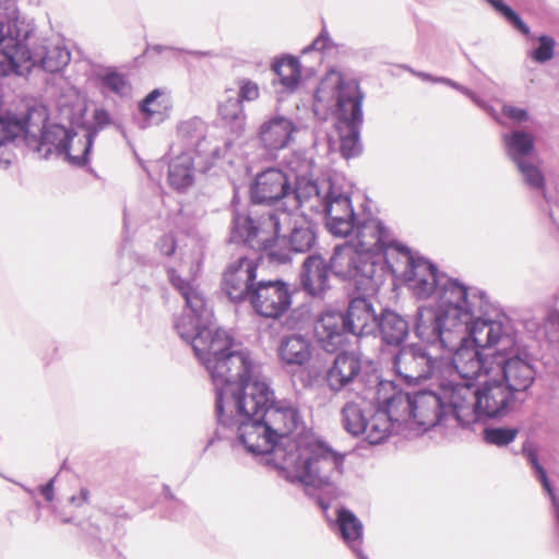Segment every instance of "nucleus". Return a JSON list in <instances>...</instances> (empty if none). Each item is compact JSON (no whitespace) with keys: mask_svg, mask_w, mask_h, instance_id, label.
<instances>
[{"mask_svg":"<svg viewBox=\"0 0 559 559\" xmlns=\"http://www.w3.org/2000/svg\"><path fill=\"white\" fill-rule=\"evenodd\" d=\"M312 344L309 337L301 334H289L281 337L277 357L286 367H305L312 358Z\"/></svg>","mask_w":559,"mask_h":559,"instance_id":"obj_23","label":"nucleus"},{"mask_svg":"<svg viewBox=\"0 0 559 559\" xmlns=\"http://www.w3.org/2000/svg\"><path fill=\"white\" fill-rule=\"evenodd\" d=\"M485 309L475 320L466 328V334H463L461 341L450 353L451 365L455 372L465 380H473L481 374L492 376L493 356H496L498 344H480L477 342L475 334L479 329L485 332L483 324L489 328L498 321H502L500 317L506 313L493 302L485 304Z\"/></svg>","mask_w":559,"mask_h":559,"instance_id":"obj_10","label":"nucleus"},{"mask_svg":"<svg viewBox=\"0 0 559 559\" xmlns=\"http://www.w3.org/2000/svg\"><path fill=\"white\" fill-rule=\"evenodd\" d=\"M257 270V261L247 257H240L228 264L223 274L222 288L230 301H248L259 283Z\"/></svg>","mask_w":559,"mask_h":559,"instance_id":"obj_19","label":"nucleus"},{"mask_svg":"<svg viewBox=\"0 0 559 559\" xmlns=\"http://www.w3.org/2000/svg\"><path fill=\"white\" fill-rule=\"evenodd\" d=\"M238 93L235 95L241 103L254 102L260 96V87L258 83L250 79H239L237 81Z\"/></svg>","mask_w":559,"mask_h":559,"instance_id":"obj_41","label":"nucleus"},{"mask_svg":"<svg viewBox=\"0 0 559 559\" xmlns=\"http://www.w3.org/2000/svg\"><path fill=\"white\" fill-rule=\"evenodd\" d=\"M524 185L532 191L540 192L546 198V179L544 173L532 158L515 165Z\"/></svg>","mask_w":559,"mask_h":559,"instance_id":"obj_37","label":"nucleus"},{"mask_svg":"<svg viewBox=\"0 0 559 559\" xmlns=\"http://www.w3.org/2000/svg\"><path fill=\"white\" fill-rule=\"evenodd\" d=\"M314 107L334 108L337 115V132L342 156L352 158L361 153L360 129L364 121V93L354 79H345L341 72L331 71L319 83L314 95Z\"/></svg>","mask_w":559,"mask_h":559,"instance_id":"obj_6","label":"nucleus"},{"mask_svg":"<svg viewBox=\"0 0 559 559\" xmlns=\"http://www.w3.org/2000/svg\"><path fill=\"white\" fill-rule=\"evenodd\" d=\"M70 60L71 53L61 40L43 39L32 48L24 43L16 56L17 66L12 73L24 75L35 67L55 73L68 66Z\"/></svg>","mask_w":559,"mask_h":559,"instance_id":"obj_13","label":"nucleus"},{"mask_svg":"<svg viewBox=\"0 0 559 559\" xmlns=\"http://www.w3.org/2000/svg\"><path fill=\"white\" fill-rule=\"evenodd\" d=\"M129 231V218L127 210L123 211V233L127 234Z\"/></svg>","mask_w":559,"mask_h":559,"instance_id":"obj_57","label":"nucleus"},{"mask_svg":"<svg viewBox=\"0 0 559 559\" xmlns=\"http://www.w3.org/2000/svg\"><path fill=\"white\" fill-rule=\"evenodd\" d=\"M110 123L111 118L109 112L104 108H97L93 112V126L86 130V133H95L96 138L98 132Z\"/></svg>","mask_w":559,"mask_h":559,"instance_id":"obj_44","label":"nucleus"},{"mask_svg":"<svg viewBox=\"0 0 559 559\" xmlns=\"http://www.w3.org/2000/svg\"><path fill=\"white\" fill-rule=\"evenodd\" d=\"M371 407L365 401L347 402L341 411L343 428L352 436H359L366 429Z\"/></svg>","mask_w":559,"mask_h":559,"instance_id":"obj_31","label":"nucleus"},{"mask_svg":"<svg viewBox=\"0 0 559 559\" xmlns=\"http://www.w3.org/2000/svg\"><path fill=\"white\" fill-rule=\"evenodd\" d=\"M150 51L155 53H162L164 51H171L174 55H177L180 50L174 47L162 46V45H152L148 47Z\"/></svg>","mask_w":559,"mask_h":559,"instance_id":"obj_50","label":"nucleus"},{"mask_svg":"<svg viewBox=\"0 0 559 559\" xmlns=\"http://www.w3.org/2000/svg\"><path fill=\"white\" fill-rule=\"evenodd\" d=\"M395 257L397 262L405 265L404 280L408 288L419 299L435 298V301H440L441 294L444 288H450V284L461 287L463 290H472L461 283L459 280L449 277L440 273L438 267L423 257H415L409 248L403 246L394 240L391 261Z\"/></svg>","mask_w":559,"mask_h":559,"instance_id":"obj_12","label":"nucleus"},{"mask_svg":"<svg viewBox=\"0 0 559 559\" xmlns=\"http://www.w3.org/2000/svg\"><path fill=\"white\" fill-rule=\"evenodd\" d=\"M391 432H396V425L388 417L385 412L378 407L377 409H371L366 423V429L360 435H364L370 444H379Z\"/></svg>","mask_w":559,"mask_h":559,"instance_id":"obj_33","label":"nucleus"},{"mask_svg":"<svg viewBox=\"0 0 559 559\" xmlns=\"http://www.w3.org/2000/svg\"><path fill=\"white\" fill-rule=\"evenodd\" d=\"M3 11L0 12V75L7 76L17 66L16 56L22 45L29 38L32 28L15 15V5L12 12Z\"/></svg>","mask_w":559,"mask_h":559,"instance_id":"obj_16","label":"nucleus"},{"mask_svg":"<svg viewBox=\"0 0 559 559\" xmlns=\"http://www.w3.org/2000/svg\"><path fill=\"white\" fill-rule=\"evenodd\" d=\"M156 247L162 254L169 257L175 252L177 242L174 235L166 234L157 240Z\"/></svg>","mask_w":559,"mask_h":559,"instance_id":"obj_46","label":"nucleus"},{"mask_svg":"<svg viewBox=\"0 0 559 559\" xmlns=\"http://www.w3.org/2000/svg\"><path fill=\"white\" fill-rule=\"evenodd\" d=\"M53 485H55V478H51L47 484L41 485L39 487V492L44 496V498L48 502H51L55 498Z\"/></svg>","mask_w":559,"mask_h":559,"instance_id":"obj_48","label":"nucleus"},{"mask_svg":"<svg viewBox=\"0 0 559 559\" xmlns=\"http://www.w3.org/2000/svg\"><path fill=\"white\" fill-rule=\"evenodd\" d=\"M194 158L190 151L174 157L168 166L169 185L178 191H185L194 181Z\"/></svg>","mask_w":559,"mask_h":559,"instance_id":"obj_30","label":"nucleus"},{"mask_svg":"<svg viewBox=\"0 0 559 559\" xmlns=\"http://www.w3.org/2000/svg\"><path fill=\"white\" fill-rule=\"evenodd\" d=\"M449 426L462 428L476 421L509 415L524 401L496 376L479 385L472 382L445 383Z\"/></svg>","mask_w":559,"mask_h":559,"instance_id":"obj_5","label":"nucleus"},{"mask_svg":"<svg viewBox=\"0 0 559 559\" xmlns=\"http://www.w3.org/2000/svg\"><path fill=\"white\" fill-rule=\"evenodd\" d=\"M47 119L46 114L35 107H27L24 112L8 111L0 115V168L8 169L14 153L10 147L13 141L29 132L32 127H37Z\"/></svg>","mask_w":559,"mask_h":559,"instance_id":"obj_15","label":"nucleus"},{"mask_svg":"<svg viewBox=\"0 0 559 559\" xmlns=\"http://www.w3.org/2000/svg\"><path fill=\"white\" fill-rule=\"evenodd\" d=\"M168 278L186 304L175 330L191 345L215 389L217 438H228L223 430L235 432L248 453L267 455L283 478L306 490L334 486L344 474L345 454L322 440L302 437L305 421L298 406L276 401L249 352L233 349V336L214 326L213 309L194 281L174 269L168 270Z\"/></svg>","mask_w":559,"mask_h":559,"instance_id":"obj_1","label":"nucleus"},{"mask_svg":"<svg viewBox=\"0 0 559 559\" xmlns=\"http://www.w3.org/2000/svg\"><path fill=\"white\" fill-rule=\"evenodd\" d=\"M450 87L456 90L457 92L462 93L463 95L467 96L476 106L481 108L483 110L487 111L488 114H492L495 110L484 99H481L479 96L476 95L472 90L468 87L452 81L450 82Z\"/></svg>","mask_w":559,"mask_h":559,"instance_id":"obj_43","label":"nucleus"},{"mask_svg":"<svg viewBox=\"0 0 559 559\" xmlns=\"http://www.w3.org/2000/svg\"><path fill=\"white\" fill-rule=\"evenodd\" d=\"M354 237L346 243L336 246L330 258L331 272L342 281L353 284L361 294L374 293L378 288L376 272L379 263H385L396 271L391 261L394 239L374 217L357 219L354 213L353 229L341 238Z\"/></svg>","mask_w":559,"mask_h":559,"instance_id":"obj_3","label":"nucleus"},{"mask_svg":"<svg viewBox=\"0 0 559 559\" xmlns=\"http://www.w3.org/2000/svg\"><path fill=\"white\" fill-rule=\"evenodd\" d=\"M218 115L231 135L236 139L242 135L246 130L247 115L242 103L235 95H227L219 103Z\"/></svg>","mask_w":559,"mask_h":559,"instance_id":"obj_28","label":"nucleus"},{"mask_svg":"<svg viewBox=\"0 0 559 559\" xmlns=\"http://www.w3.org/2000/svg\"><path fill=\"white\" fill-rule=\"evenodd\" d=\"M198 55H201V56H205L207 55L206 52H197Z\"/></svg>","mask_w":559,"mask_h":559,"instance_id":"obj_60","label":"nucleus"},{"mask_svg":"<svg viewBox=\"0 0 559 559\" xmlns=\"http://www.w3.org/2000/svg\"><path fill=\"white\" fill-rule=\"evenodd\" d=\"M177 135L187 150H194L198 155L204 153L202 145L206 141V123L201 118L192 117L181 121L177 127Z\"/></svg>","mask_w":559,"mask_h":559,"instance_id":"obj_32","label":"nucleus"},{"mask_svg":"<svg viewBox=\"0 0 559 559\" xmlns=\"http://www.w3.org/2000/svg\"><path fill=\"white\" fill-rule=\"evenodd\" d=\"M453 80L451 79H448V78H443V76H432L431 75V81L432 83H442V84H445L448 86H450V82H452Z\"/></svg>","mask_w":559,"mask_h":559,"instance_id":"obj_54","label":"nucleus"},{"mask_svg":"<svg viewBox=\"0 0 559 559\" xmlns=\"http://www.w3.org/2000/svg\"><path fill=\"white\" fill-rule=\"evenodd\" d=\"M95 140V133H79L72 131L70 140L67 142L69 147L68 152H62L63 156L71 165L82 167L88 162V156L92 151Z\"/></svg>","mask_w":559,"mask_h":559,"instance_id":"obj_34","label":"nucleus"},{"mask_svg":"<svg viewBox=\"0 0 559 559\" xmlns=\"http://www.w3.org/2000/svg\"><path fill=\"white\" fill-rule=\"evenodd\" d=\"M547 322L559 330V309H556L548 314Z\"/></svg>","mask_w":559,"mask_h":559,"instance_id":"obj_51","label":"nucleus"},{"mask_svg":"<svg viewBox=\"0 0 559 559\" xmlns=\"http://www.w3.org/2000/svg\"><path fill=\"white\" fill-rule=\"evenodd\" d=\"M378 316L371 301L365 297L353 298L345 312L325 311L314 324V336L323 350L335 353L350 337H362L376 331Z\"/></svg>","mask_w":559,"mask_h":559,"instance_id":"obj_9","label":"nucleus"},{"mask_svg":"<svg viewBox=\"0 0 559 559\" xmlns=\"http://www.w3.org/2000/svg\"><path fill=\"white\" fill-rule=\"evenodd\" d=\"M433 347L409 344L401 347L392 357V368L396 377L406 384H414L430 378L439 368V356Z\"/></svg>","mask_w":559,"mask_h":559,"instance_id":"obj_14","label":"nucleus"},{"mask_svg":"<svg viewBox=\"0 0 559 559\" xmlns=\"http://www.w3.org/2000/svg\"><path fill=\"white\" fill-rule=\"evenodd\" d=\"M286 170L267 168L259 173L250 187L255 204L281 202L280 210L304 209L325 218L333 236H346L353 229L354 209L349 195L330 180H313V162L300 153L286 160Z\"/></svg>","mask_w":559,"mask_h":559,"instance_id":"obj_2","label":"nucleus"},{"mask_svg":"<svg viewBox=\"0 0 559 559\" xmlns=\"http://www.w3.org/2000/svg\"><path fill=\"white\" fill-rule=\"evenodd\" d=\"M90 495V490L85 487H82L78 495H72L69 498V503L75 508H80L83 504L88 503Z\"/></svg>","mask_w":559,"mask_h":559,"instance_id":"obj_47","label":"nucleus"},{"mask_svg":"<svg viewBox=\"0 0 559 559\" xmlns=\"http://www.w3.org/2000/svg\"><path fill=\"white\" fill-rule=\"evenodd\" d=\"M40 130V147L45 148L47 154L55 153L60 156L62 152H68L67 142L70 140L72 129L60 124H44Z\"/></svg>","mask_w":559,"mask_h":559,"instance_id":"obj_35","label":"nucleus"},{"mask_svg":"<svg viewBox=\"0 0 559 559\" xmlns=\"http://www.w3.org/2000/svg\"><path fill=\"white\" fill-rule=\"evenodd\" d=\"M412 73H414L415 75H417L418 78L425 80V81H431V74H428V73H425V72H415L413 70H411Z\"/></svg>","mask_w":559,"mask_h":559,"instance_id":"obj_55","label":"nucleus"},{"mask_svg":"<svg viewBox=\"0 0 559 559\" xmlns=\"http://www.w3.org/2000/svg\"><path fill=\"white\" fill-rule=\"evenodd\" d=\"M336 525L343 542L358 559H368L362 551L364 525L361 521L346 508L337 510Z\"/></svg>","mask_w":559,"mask_h":559,"instance_id":"obj_25","label":"nucleus"},{"mask_svg":"<svg viewBox=\"0 0 559 559\" xmlns=\"http://www.w3.org/2000/svg\"><path fill=\"white\" fill-rule=\"evenodd\" d=\"M502 114L516 123H522L528 120V112L524 108H519L512 105H503Z\"/></svg>","mask_w":559,"mask_h":559,"instance_id":"obj_45","label":"nucleus"},{"mask_svg":"<svg viewBox=\"0 0 559 559\" xmlns=\"http://www.w3.org/2000/svg\"><path fill=\"white\" fill-rule=\"evenodd\" d=\"M298 210H276L266 218V227L272 229L271 239L275 243L269 245L267 257L271 262L285 264L290 262L292 253H307L311 251L318 242V236L314 226L305 218L307 211Z\"/></svg>","mask_w":559,"mask_h":559,"instance_id":"obj_11","label":"nucleus"},{"mask_svg":"<svg viewBox=\"0 0 559 559\" xmlns=\"http://www.w3.org/2000/svg\"><path fill=\"white\" fill-rule=\"evenodd\" d=\"M23 488H24V490H25L26 492H28L29 495H34V491H33L32 489H28V488H26V487H23Z\"/></svg>","mask_w":559,"mask_h":559,"instance_id":"obj_59","label":"nucleus"},{"mask_svg":"<svg viewBox=\"0 0 559 559\" xmlns=\"http://www.w3.org/2000/svg\"><path fill=\"white\" fill-rule=\"evenodd\" d=\"M412 73H414L415 75H417L418 78L425 80V81H431V74H428V73H425V72H415L413 70H411Z\"/></svg>","mask_w":559,"mask_h":559,"instance_id":"obj_56","label":"nucleus"},{"mask_svg":"<svg viewBox=\"0 0 559 559\" xmlns=\"http://www.w3.org/2000/svg\"><path fill=\"white\" fill-rule=\"evenodd\" d=\"M331 41V38L328 34V31L323 28L321 33L317 36V38L307 47L302 49V55H308L310 52H313L316 56L317 61L320 63L322 61V50L328 48L329 44Z\"/></svg>","mask_w":559,"mask_h":559,"instance_id":"obj_42","label":"nucleus"},{"mask_svg":"<svg viewBox=\"0 0 559 559\" xmlns=\"http://www.w3.org/2000/svg\"><path fill=\"white\" fill-rule=\"evenodd\" d=\"M14 9V0H0V10H9L12 12Z\"/></svg>","mask_w":559,"mask_h":559,"instance_id":"obj_52","label":"nucleus"},{"mask_svg":"<svg viewBox=\"0 0 559 559\" xmlns=\"http://www.w3.org/2000/svg\"><path fill=\"white\" fill-rule=\"evenodd\" d=\"M485 332L476 331V340L480 344H498L493 356L492 376L503 381L519 397L525 401L527 391L536 379L534 357L518 343V335L510 318L500 317ZM486 329V325H484Z\"/></svg>","mask_w":559,"mask_h":559,"instance_id":"obj_7","label":"nucleus"},{"mask_svg":"<svg viewBox=\"0 0 559 559\" xmlns=\"http://www.w3.org/2000/svg\"><path fill=\"white\" fill-rule=\"evenodd\" d=\"M272 70L276 75V79L273 80V84L278 83L282 87V92L293 93L298 88L301 79L299 58L285 56L281 59H276L272 63Z\"/></svg>","mask_w":559,"mask_h":559,"instance_id":"obj_27","label":"nucleus"},{"mask_svg":"<svg viewBox=\"0 0 559 559\" xmlns=\"http://www.w3.org/2000/svg\"><path fill=\"white\" fill-rule=\"evenodd\" d=\"M142 119L140 128L146 129L164 122L170 114L171 102L168 94L162 88L150 92L138 105Z\"/></svg>","mask_w":559,"mask_h":559,"instance_id":"obj_24","label":"nucleus"},{"mask_svg":"<svg viewBox=\"0 0 559 559\" xmlns=\"http://www.w3.org/2000/svg\"><path fill=\"white\" fill-rule=\"evenodd\" d=\"M360 371V358L355 353L342 350L336 355L332 366L326 370V385L334 393L341 392L356 382Z\"/></svg>","mask_w":559,"mask_h":559,"instance_id":"obj_22","label":"nucleus"},{"mask_svg":"<svg viewBox=\"0 0 559 559\" xmlns=\"http://www.w3.org/2000/svg\"><path fill=\"white\" fill-rule=\"evenodd\" d=\"M453 80L451 79H448V78H443V76H432L431 75V81L432 83H442V84H445L448 86H450V82H452Z\"/></svg>","mask_w":559,"mask_h":559,"instance_id":"obj_53","label":"nucleus"},{"mask_svg":"<svg viewBox=\"0 0 559 559\" xmlns=\"http://www.w3.org/2000/svg\"><path fill=\"white\" fill-rule=\"evenodd\" d=\"M538 46L528 52V56L537 63H546L555 56L556 41L551 36L540 35Z\"/></svg>","mask_w":559,"mask_h":559,"instance_id":"obj_40","label":"nucleus"},{"mask_svg":"<svg viewBox=\"0 0 559 559\" xmlns=\"http://www.w3.org/2000/svg\"><path fill=\"white\" fill-rule=\"evenodd\" d=\"M502 142L507 156L514 165L531 159L535 150L533 135L524 130H513L510 133H504Z\"/></svg>","mask_w":559,"mask_h":559,"instance_id":"obj_29","label":"nucleus"},{"mask_svg":"<svg viewBox=\"0 0 559 559\" xmlns=\"http://www.w3.org/2000/svg\"><path fill=\"white\" fill-rule=\"evenodd\" d=\"M396 425V432L419 428L427 431L438 425L449 426L445 383L438 391H396L378 406Z\"/></svg>","mask_w":559,"mask_h":559,"instance_id":"obj_8","label":"nucleus"},{"mask_svg":"<svg viewBox=\"0 0 559 559\" xmlns=\"http://www.w3.org/2000/svg\"><path fill=\"white\" fill-rule=\"evenodd\" d=\"M489 3L501 16H503L516 31L523 35H530L531 29L528 25L521 19V16L503 0H485Z\"/></svg>","mask_w":559,"mask_h":559,"instance_id":"obj_39","label":"nucleus"},{"mask_svg":"<svg viewBox=\"0 0 559 559\" xmlns=\"http://www.w3.org/2000/svg\"><path fill=\"white\" fill-rule=\"evenodd\" d=\"M211 155L214 157V158H219L221 157V153H219V150L217 147H214L211 150Z\"/></svg>","mask_w":559,"mask_h":559,"instance_id":"obj_58","label":"nucleus"},{"mask_svg":"<svg viewBox=\"0 0 559 559\" xmlns=\"http://www.w3.org/2000/svg\"><path fill=\"white\" fill-rule=\"evenodd\" d=\"M480 288L463 290L450 284L435 306L419 307L414 317V333L430 347L451 352L466 334V328L490 304Z\"/></svg>","mask_w":559,"mask_h":559,"instance_id":"obj_4","label":"nucleus"},{"mask_svg":"<svg viewBox=\"0 0 559 559\" xmlns=\"http://www.w3.org/2000/svg\"><path fill=\"white\" fill-rule=\"evenodd\" d=\"M519 433L514 427H487L483 431V439L486 443L506 447L512 443Z\"/></svg>","mask_w":559,"mask_h":559,"instance_id":"obj_38","label":"nucleus"},{"mask_svg":"<svg viewBox=\"0 0 559 559\" xmlns=\"http://www.w3.org/2000/svg\"><path fill=\"white\" fill-rule=\"evenodd\" d=\"M248 302L261 317L278 319L292 306V290L282 280H260Z\"/></svg>","mask_w":559,"mask_h":559,"instance_id":"obj_18","label":"nucleus"},{"mask_svg":"<svg viewBox=\"0 0 559 559\" xmlns=\"http://www.w3.org/2000/svg\"><path fill=\"white\" fill-rule=\"evenodd\" d=\"M276 214V210L262 213L257 218L252 214H235L230 239L235 242H245L254 248L262 247L265 251L271 242L272 229L266 227V218Z\"/></svg>","mask_w":559,"mask_h":559,"instance_id":"obj_20","label":"nucleus"},{"mask_svg":"<svg viewBox=\"0 0 559 559\" xmlns=\"http://www.w3.org/2000/svg\"><path fill=\"white\" fill-rule=\"evenodd\" d=\"M52 512L60 520L61 523H63V524L73 523V516L68 515L64 511L59 510L58 508L53 507Z\"/></svg>","mask_w":559,"mask_h":559,"instance_id":"obj_49","label":"nucleus"},{"mask_svg":"<svg viewBox=\"0 0 559 559\" xmlns=\"http://www.w3.org/2000/svg\"><path fill=\"white\" fill-rule=\"evenodd\" d=\"M330 261L321 254H309L302 262L299 272V282L304 292L313 298H323L331 288Z\"/></svg>","mask_w":559,"mask_h":559,"instance_id":"obj_21","label":"nucleus"},{"mask_svg":"<svg viewBox=\"0 0 559 559\" xmlns=\"http://www.w3.org/2000/svg\"><path fill=\"white\" fill-rule=\"evenodd\" d=\"M378 329L381 341L389 346H400L409 333L408 321L400 313L392 310H383L378 317Z\"/></svg>","mask_w":559,"mask_h":559,"instance_id":"obj_26","label":"nucleus"},{"mask_svg":"<svg viewBox=\"0 0 559 559\" xmlns=\"http://www.w3.org/2000/svg\"><path fill=\"white\" fill-rule=\"evenodd\" d=\"M306 129L308 122L304 116L275 112L261 123L258 138L261 145L272 153L286 148Z\"/></svg>","mask_w":559,"mask_h":559,"instance_id":"obj_17","label":"nucleus"},{"mask_svg":"<svg viewBox=\"0 0 559 559\" xmlns=\"http://www.w3.org/2000/svg\"><path fill=\"white\" fill-rule=\"evenodd\" d=\"M96 79L107 91L124 97L131 94V84L124 74L114 68H106L96 73Z\"/></svg>","mask_w":559,"mask_h":559,"instance_id":"obj_36","label":"nucleus"}]
</instances>
